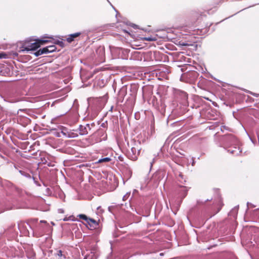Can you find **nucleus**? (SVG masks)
<instances>
[{"label":"nucleus","mask_w":259,"mask_h":259,"mask_svg":"<svg viewBox=\"0 0 259 259\" xmlns=\"http://www.w3.org/2000/svg\"><path fill=\"white\" fill-rule=\"evenodd\" d=\"M34 42H31L29 41H26L21 47V51H30L35 50L38 49L41 45L49 42L48 40L44 39H35Z\"/></svg>","instance_id":"1"},{"label":"nucleus","mask_w":259,"mask_h":259,"mask_svg":"<svg viewBox=\"0 0 259 259\" xmlns=\"http://www.w3.org/2000/svg\"><path fill=\"white\" fill-rule=\"evenodd\" d=\"M140 142H135L134 146L132 147L131 150L128 152L127 156L129 159L132 160H136L140 154L141 148L139 146Z\"/></svg>","instance_id":"2"},{"label":"nucleus","mask_w":259,"mask_h":259,"mask_svg":"<svg viewBox=\"0 0 259 259\" xmlns=\"http://www.w3.org/2000/svg\"><path fill=\"white\" fill-rule=\"evenodd\" d=\"M79 129L80 134L81 135H85L88 134L87 129L85 126L80 125L79 126Z\"/></svg>","instance_id":"3"},{"label":"nucleus","mask_w":259,"mask_h":259,"mask_svg":"<svg viewBox=\"0 0 259 259\" xmlns=\"http://www.w3.org/2000/svg\"><path fill=\"white\" fill-rule=\"evenodd\" d=\"M80 34V33H79V32H77V33L72 34L70 35V36L68 38H67V40L68 42H70L73 40V39L75 37L78 36Z\"/></svg>","instance_id":"4"},{"label":"nucleus","mask_w":259,"mask_h":259,"mask_svg":"<svg viewBox=\"0 0 259 259\" xmlns=\"http://www.w3.org/2000/svg\"><path fill=\"white\" fill-rule=\"evenodd\" d=\"M87 223L90 225H94L95 226H98V223L97 221L93 219L89 218Z\"/></svg>","instance_id":"5"},{"label":"nucleus","mask_w":259,"mask_h":259,"mask_svg":"<svg viewBox=\"0 0 259 259\" xmlns=\"http://www.w3.org/2000/svg\"><path fill=\"white\" fill-rule=\"evenodd\" d=\"M234 148L235 149H233V150L229 149L228 151H229L232 154H234L236 155H238L240 153L239 149L237 147H235Z\"/></svg>","instance_id":"6"},{"label":"nucleus","mask_w":259,"mask_h":259,"mask_svg":"<svg viewBox=\"0 0 259 259\" xmlns=\"http://www.w3.org/2000/svg\"><path fill=\"white\" fill-rule=\"evenodd\" d=\"M143 39L144 40H147V41H155L156 40V38L155 37H152V36H150V37H144L143 38Z\"/></svg>","instance_id":"7"},{"label":"nucleus","mask_w":259,"mask_h":259,"mask_svg":"<svg viewBox=\"0 0 259 259\" xmlns=\"http://www.w3.org/2000/svg\"><path fill=\"white\" fill-rule=\"evenodd\" d=\"M48 48H49L50 53L53 52L56 49V48L54 45L48 46Z\"/></svg>","instance_id":"8"},{"label":"nucleus","mask_w":259,"mask_h":259,"mask_svg":"<svg viewBox=\"0 0 259 259\" xmlns=\"http://www.w3.org/2000/svg\"><path fill=\"white\" fill-rule=\"evenodd\" d=\"M41 51H42V54H48L50 53L49 50V48L48 47L41 49Z\"/></svg>","instance_id":"9"},{"label":"nucleus","mask_w":259,"mask_h":259,"mask_svg":"<svg viewBox=\"0 0 259 259\" xmlns=\"http://www.w3.org/2000/svg\"><path fill=\"white\" fill-rule=\"evenodd\" d=\"M78 216L80 219L86 221L87 222V221H88V220L89 219L85 214H79Z\"/></svg>","instance_id":"10"},{"label":"nucleus","mask_w":259,"mask_h":259,"mask_svg":"<svg viewBox=\"0 0 259 259\" xmlns=\"http://www.w3.org/2000/svg\"><path fill=\"white\" fill-rule=\"evenodd\" d=\"M42 51H41V49H39L38 51H37V52H36L35 53H34V55L35 56L37 57L38 56H40V55H42Z\"/></svg>","instance_id":"11"},{"label":"nucleus","mask_w":259,"mask_h":259,"mask_svg":"<svg viewBox=\"0 0 259 259\" xmlns=\"http://www.w3.org/2000/svg\"><path fill=\"white\" fill-rule=\"evenodd\" d=\"M183 189L182 191L184 192V197H185L186 194H187V192L188 191L187 189H186V188L185 187H181Z\"/></svg>","instance_id":"12"},{"label":"nucleus","mask_w":259,"mask_h":259,"mask_svg":"<svg viewBox=\"0 0 259 259\" xmlns=\"http://www.w3.org/2000/svg\"><path fill=\"white\" fill-rule=\"evenodd\" d=\"M110 160L109 158L106 157L103 159H102L99 160L100 162H103V161H109Z\"/></svg>","instance_id":"13"},{"label":"nucleus","mask_w":259,"mask_h":259,"mask_svg":"<svg viewBox=\"0 0 259 259\" xmlns=\"http://www.w3.org/2000/svg\"><path fill=\"white\" fill-rule=\"evenodd\" d=\"M130 195V193H129V194L127 193L125 195H124L123 197V200H126L127 199V198Z\"/></svg>","instance_id":"14"},{"label":"nucleus","mask_w":259,"mask_h":259,"mask_svg":"<svg viewBox=\"0 0 259 259\" xmlns=\"http://www.w3.org/2000/svg\"><path fill=\"white\" fill-rule=\"evenodd\" d=\"M6 56V55L5 54L1 53L0 54V59L5 58Z\"/></svg>","instance_id":"15"},{"label":"nucleus","mask_w":259,"mask_h":259,"mask_svg":"<svg viewBox=\"0 0 259 259\" xmlns=\"http://www.w3.org/2000/svg\"><path fill=\"white\" fill-rule=\"evenodd\" d=\"M250 94H251V95H252L253 96H255V97H258V94H255V93H251V92L250 93Z\"/></svg>","instance_id":"16"},{"label":"nucleus","mask_w":259,"mask_h":259,"mask_svg":"<svg viewBox=\"0 0 259 259\" xmlns=\"http://www.w3.org/2000/svg\"><path fill=\"white\" fill-rule=\"evenodd\" d=\"M58 255L62 256V252L61 250L59 251Z\"/></svg>","instance_id":"17"},{"label":"nucleus","mask_w":259,"mask_h":259,"mask_svg":"<svg viewBox=\"0 0 259 259\" xmlns=\"http://www.w3.org/2000/svg\"><path fill=\"white\" fill-rule=\"evenodd\" d=\"M63 220L65 221H67V220H68V219H67V218H64V219H63Z\"/></svg>","instance_id":"18"},{"label":"nucleus","mask_w":259,"mask_h":259,"mask_svg":"<svg viewBox=\"0 0 259 259\" xmlns=\"http://www.w3.org/2000/svg\"><path fill=\"white\" fill-rule=\"evenodd\" d=\"M77 135L76 134L75 135L73 136H72V137H77Z\"/></svg>","instance_id":"19"},{"label":"nucleus","mask_w":259,"mask_h":259,"mask_svg":"<svg viewBox=\"0 0 259 259\" xmlns=\"http://www.w3.org/2000/svg\"><path fill=\"white\" fill-rule=\"evenodd\" d=\"M97 209H98V210H100L101 207H98L97 208Z\"/></svg>","instance_id":"20"},{"label":"nucleus","mask_w":259,"mask_h":259,"mask_svg":"<svg viewBox=\"0 0 259 259\" xmlns=\"http://www.w3.org/2000/svg\"><path fill=\"white\" fill-rule=\"evenodd\" d=\"M179 177L182 178V175L181 174L179 175Z\"/></svg>","instance_id":"21"},{"label":"nucleus","mask_w":259,"mask_h":259,"mask_svg":"<svg viewBox=\"0 0 259 259\" xmlns=\"http://www.w3.org/2000/svg\"><path fill=\"white\" fill-rule=\"evenodd\" d=\"M44 37L45 38H50V37H48V36H45Z\"/></svg>","instance_id":"22"},{"label":"nucleus","mask_w":259,"mask_h":259,"mask_svg":"<svg viewBox=\"0 0 259 259\" xmlns=\"http://www.w3.org/2000/svg\"><path fill=\"white\" fill-rule=\"evenodd\" d=\"M41 223H45L46 222L45 221H41Z\"/></svg>","instance_id":"23"}]
</instances>
